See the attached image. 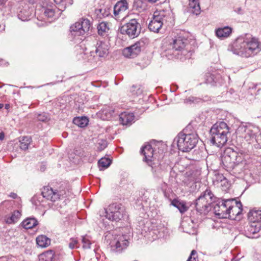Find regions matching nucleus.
Here are the masks:
<instances>
[{"label":"nucleus","instance_id":"nucleus-9","mask_svg":"<svg viewBox=\"0 0 261 261\" xmlns=\"http://www.w3.org/2000/svg\"><path fill=\"white\" fill-rule=\"evenodd\" d=\"M244 159L243 154L233 150L231 148H228L224 155L222 156V162L227 168H232L236 164L241 163Z\"/></svg>","mask_w":261,"mask_h":261},{"label":"nucleus","instance_id":"nucleus-24","mask_svg":"<svg viewBox=\"0 0 261 261\" xmlns=\"http://www.w3.org/2000/svg\"><path fill=\"white\" fill-rule=\"evenodd\" d=\"M261 224L259 223L250 222L249 226L247 227L246 232L247 237L250 238H253V234L258 232L260 230Z\"/></svg>","mask_w":261,"mask_h":261},{"label":"nucleus","instance_id":"nucleus-29","mask_svg":"<svg viewBox=\"0 0 261 261\" xmlns=\"http://www.w3.org/2000/svg\"><path fill=\"white\" fill-rule=\"evenodd\" d=\"M38 224V221L35 218H28L22 222V226L26 229H31Z\"/></svg>","mask_w":261,"mask_h":261},{"label":"nucleus","instance_id":"nucleus-40","mask_svg":"<svg viewBox=\"0 0 261 261\" xmlns=\"http://www.w3.org/2000/svg\"><path fill=\"white\" fill-rule=\"evenodd\" d=\"M108 145L107 141L105 140H99L97 143V149L99 151H101L103 150Z\"/></svg>","mask_w":261,"mask_h":261},{"label":"nucleus","instance_id":"nucleus-11","mask_svg":"<svg viewBox=\"0 0 261 261\" xmlns=\"http://www.w3.org/2000/svg\"><path fill=\"white\" fill-rule=\"evenodd\" d=\"M120 31L121 34L127 35L129 37L134 38L140 34L141 26L137 19H132L122 26Z\"/></svg>","mask_w":261,"mask_h":261},{"label":"nucleus","instance_id":"nucleus-36","mask_svg":"<svg viewBox=\"0 0 261 261\" xmlns=\"http://www.w3.org/2000/svg\"><path fill=\"white\" fill-rule=\"evenodd\" d=\"M254 129H256L254 127H253L251 126H243L241 127V129L243 130V131L245 133L246 135L244 136L245 138L247 137V135L249 137H252L255 136L256 132H255Z\"/></svg>","mask_w":261,"mask_h":261},{"label":"nucleus","instance_id":"nucleus-7","mask_svg":"<svg viewBox=\"0 0 261 261\" xmlns=\"http://www.w3.org/2000/svg\"><path fill=\"white\" fill-rule=\"evenodd\" d=\"M100 216H103L108 219L119 221L124 216L125 213V208L120 203H114L109 205L107 208L100 211Z\"/></svg>","mask_w":261,"mask_h":261},{"label":"nucleus","instance_id":"nucleus-37","mask_svg":"<svg viewBox=\"0 0 261 261\" xmlns=\"http://www.w3.org/2000/svg\"><path fill=\"white\" fill-rule=\"evenodd\" d=\"M96 13H97V15H99V17H105L109 16V15L110 14L109 9L106 8L97 9L96 10Z\"/></svg>","mask_w":261,"mask_h":261},{"label":"nucleus","instance_id":"nucleus-4","mask_svg":"<svg viewBox=\"0 0 261 261\" xmlns=\"http://www.w3.org/2000/svg\"><path fill=\"white\" fill-rule=\"evenodd\" d=\"M184 129L175 138L174 141L176 142L179 150L182 152H188L192 150L198 141V135L194 132L187 133Z\"/></svg>","mask_w":261,"mask_h":261},{"label":"nucleus","instance_id":"nucleus-39","mask_svg":"<svg viewBox=\"0 0 261 261\" xmlns=\"http://www.w3.org/2000/svg\"><path fill=\"white\" fill-rule=\"evenodd\" d=\"M201 99L199 98L194 96H190L184 100L186 103H198L201 101Z\"/></svg>","mask_w":261,"mask_h":261},{"label":"nucleus","instance_id":"nucleus-44","mask_svg":"<svg viewBox=\"0 0 261 261\" xmlns=\"http://www.w3.org/2000/svg\"><path fill=\"white\" fill-rule=\"evenodd\" d=\"M37 119L40 121L45 122L48 120L47 115L45 113L38 115Z\"/></svg>","mask_w":261,"mask_h":261},{"label":"nucleus","instance_id":"nucleus-28","mask_svg":"<svg viewBox=\"0 0 261 261\" xmlns=\"http://www.w3.org/2000/svg\"><path fill=\"white\" fill-rule=\"evenodd\" d=\"M110 28L108 23L102 21L97 26L98 34L101 36H106L108 35Z\"/></svg>","mask_w":261,"mask_h":261},{"label":"nucleus","instance_id":"nucleus-38","mask_svg":"<svg viewBox=\"0 0 261 261\" xmlns=\"http://www.w3.org/2000/svg\"><path fill=\"white\" fill-rule=\"evenodd\" d=\"M82 242L83 243V247L84 249H90L91 245V241L87 236H83Z\"/></svg>","mask_w":261,"mask_h":261},{"label":"nucleus","instance_id":"nucleus-20","mask_svg":"<svg viewBox=\"0 0 261 261\" xmlns=\"http://www.w3.org/2000/svg\"><path fill=\"white\" fill-rule=\"evenodd\" d=\"M42 195L43 197L51 201H55L58 200V194L56 191H54L50 187H45L42 190Z\"/></svg>","mask_w":261,"mask_h":261},{"label":"nucleus","instance_id":"nucleus-1","mask_svg":"<svg viewBox=\"0 0 261 261\" xmlns=\"http://www.w3.org/2000/svg\"><path fill=\"white\" fill-rule=\"evenodd\" d=\"M228 50L242 57H252L261 51V42L258 38L246 34L238 37Z\"/></svg>","mask_w":261,"mask_h":261},{"label":"nucleus","instance_id":"nucleus-17","mask_svg":"<svg viewBox=\"0 0 261 261\" xmlns=\"http://www.w3.org/2000/svg\"><path fill=\"white\" fill-rule=\"evenodd\" d=\"M109 49L107 42L99 41L96 44L95 53L99 57H106L109 54Z\"/></svg>","mask_w":261,"mask_h":261},{"label":"nucleus","instance_id":"nucleus-47","mask_svg":"<svg viewBox=\"0 0 261 261\" xmlns=\"http://www.w3.org/2000/svg\"><path fill=\"white\" fill-rule=\"evenodd\" d=\"M6 1L7 0H0V7L3 6Z\"/></svg>","mask_w":261,"mask_h":261},{"label":"nucleus","instance_id":"nucleus-35","mask_svg":"<svg viewBox=\"0 0 261 261\" xmlns=\"http://www.w3.org/2000/svg\"><path fill=\"white\" fill-rule=\"evenodd\" d=\"M111 161L108 158H101L98 161V166L100 170L108 168L111 164Z\"/></svg>","mask_w":261,"mask_h":261},{"label":"nucleus","instance_id":"nucleus-23","mask_svg":"<svg viewBox=\"0 0 261 261\" xmlns=\"http://www.w3.org/2000/svg\"><path fill=\"white\" fill-rule=\"evenodd\" d=\"M134 115L130 113H122L119 116L120 122L123 125H130L134 122Z\"/></svg>","mask_w":261,"mask_h":261},{"label":"nucleus","instance_id":"nucleus-33","mask_svg":"<svg viewBox=\"0 0 261 261\" xmlns=\"http://www.w3.org/2000/svg\"><path fill=\"white\" fill-rule=\"evenodd\" d=\"M88 121V119L86 117H75L73 120V123L80 127H84L87 126Z\"/></svg>","mask_w":261,"mask_h":261},{"label":"nucleus","instance_id":"nucleus-18","mask_svg":"<svg viewBox=\"0 0 261 261\" xmlns=\"http://www.w3.org/2000/svg\"><path fill=\"white\" fill-rule=\"evenodd\" d=\"M232 32V28L229 26L220 27L215 29L216 36L220 39H224L229 37Z\"/></svg>","mask_w":261,"mask_h":261},{"label":"nucleus","instance_id":"nucleus-45","mask_svg":"<svg viewBox=\"0 0 261 261\" xmlns=\"http://www.w3.org/2000/svg\"><path fill=\"white\" fill-rule=\"evenodd\" d=\"M23 12L21 11L20 13L18 14V17L19 19H21L22 21H27L30 19V15L27 14V15L24 16H23Z\"/></svg>","mask_w":261,"mask_h":261},{"label":"nucleus","instance_id":"nucleus-49","mask_svg":"<svg viewBox=\"0 0 261 261\" xmlns=\"http://www.w3.org/2000/svg\"><path fill=\"white\" fill-rule=\"evenodd\" d=\"M64 0H54L55 2L56 3V4H61L62 2H63Z\"/></svg>","mask_w":261,"mask_h":261},{"label":"nucleus","instance_id":"nucleus-41","mask_svg":"<svg viewBox=\"0 0 261 261\" xmlns=\"http://www.w3.org/2000/svg\"><path fill=\"white\" fill-rule=\"evenodd\" d=\"M56 192L58 194V199L66 197L67 196L66 190L62 187H61L60 190L56 191Z\"/></svg>","mask_w":261,"mask_h":261},{"label":"nucleus","instance_id":"nucleus-2","mask_svg":"<svg viewBox=\"0 0 261 261\" xmlns=\"http://www.w3.org/2000/svg\"><path fill=\"white\" fill-rule=\"evenodd\" d=\"M188 40L184 37L178 36L175 37L168 45V47L163 53V56L167 57L169 59L175 58H179L180 60L185 58H190L191 53L185 49Z\"/></svg>","mask_w":261,"mask_h":261},{"label":"nucleus","instance_id":"nucleus-27","mask_svg":"<svg viewBox=\"0 0 261 261\" xmlns=\"http://www.w3.org/2000/svg\"><path fill=\"white\" fill-rule=\"evenodd\" d=\"M21 215V212L18 211H14L10 216H7L5 218V221L7 224H12L18 221Z\"/></svg>","mask_w":261,"mask_h":261},{"label":"nucleus","instance_id":"nucleus-25","mask_svg":"<svg viewBox=\"0 0 261 261\" xmlns=\"http://www.w3.org/2000/svg\"><path fill=\"white\" fill-rule=\"evenodd\" d=\"M188 11L196 15L200 13L201 9L198 0H189Z\"/></svg>","mask_w":261,"mask_h":261},{"label":"nucleus","instance_id":"nucleus-5","mask_svg":"<svg viewBox=\"0 0 261 261\" xmlns=\"http://www.w3.org/2000/svg\"><path fill=\"white\" fill-rule=\"evenodd\" d=\"M172 18L173 13L169 9L156 11L149 23L148 29L152 32L158 33L163 24L168 21H171Z\"/></svg>","mask_w":261,"mask_h":261},{"label":"nucleus","instance_id":"nucleus-3","mask_svg":"<svg viewBox=\"0 0 261 261\" xmlns=\"http://www.w3.org/2000/svg\"><path fill=\"white\" fill-rule=\"evenodd\" d=\"M211 142L219 147L224 146L227 141L229 128L224 121L217 122L212 127Z\"/></svg>","mask_w":261,"mask_h":261},{"label":"nucleus","instance_id":"nucleus-31","mask_svg":"<svg viewBox=\"0 0 261 261\" xmlns=\"http://www.w3.org/2000/svg\"><path fill=\"white\" fill-rule=\"evenodd\" d=\"M113 113L114 110L110 107H106L100 112L101 117L103 120H108L111 118Z\"/></svg>","mask_w":261,"mask_h":261},{"label":"nucleus","instance_id":"nucleus-30","mask_svg":"<svg viewBox=\"0 0 261 261\" xmlns=\"http://www.w3.org/2000/svg\"><path fill=\"white\" fill-rule=\"evenodd\" d=\"M55 252L51 250H47L39 255V261H53Z\"/></svg>","mask_w":261,"mask_h":261},{"label":"nucleus","instance_id":"nucleus-13","mask_svg":"<svg viewBox=\"0 0 261 261\" xmlns=\"http://www.w3.org/2000/svg\"><path fill=\"white\" fill-rule=\"evenodd\" d=\"M230 199L222 200L215 204L214 206V211L215 215L220 219L230 217L229 213H228Z\"/></svg>","mask_w":261,"mask_h":261},{"label":"nucleus","instance_id":"nucleus-16","mask_svg":"<svg viewBox=\"0 0 261 261\" xmlns=\"http://www.w3.org/2000/svg\"><path fill=\"white\" fill-rule=\"evenodd\" d=\"M229 206H228V213H229L230 217L229 219H236L243 211L242 204L240 201H234L230 199Z\"/></svg>","mask_w":261,"mask_h":261},{"label":"nucleus","instance_id":"nucleus-42","mask_svg":"<svg viewBox=\"0 0 261 261\" xmlns=\"http://www.w3.org/2000/svg\"><path fill=\"white\" fill-rule=\"evenodd\" d=\"M79 242L76 239L71 238L70 240V242L69 243V247L71 249H74L75 248L77 247V244Z\"/></svg>","mask_w":261,"mask_h":261},{"label":"nucleus","instance_id":"nucleus-48","mask_svg":"<svg viewBox=\"0 0 261 261\" xmlns=\"http://www.w3.org/2000/svg\"><path fill=\"white\" fill-rule=\"evenodd\" d=\"M4 136L3 133H0V140H3L4 139Z\"/></svg>","mask_w":261,"mask_h":261},{"label":"nucleus","instance_id":"nucleus-52","mask_svg":"<svg viewBox=\"0 0 261 261\" xmlns=\"http://www.w3.org/2000/svg\"><path fill=\"white\" fill-rule=\"evenodd\" d=\"M4 107V105L3 103H0V110L2 109Z\"/></svg>","mask_w":261,"mask_h":261},{"label":"nucleus","instance_id":"nucleus-32","mask_svg":"<svg viewBox=\"0 0 261 261\" xmlns=\"http://www.w3.org/2000/svg\"><path fill=\"white\" fill-rule=\"evenodd\" d=\"M172 205L178 208L181 213H184L187 211V207L185 202L180 201L177 199H173L171 202Z\"/></svg>","mask_w":261,"mask_h":261},{"label":"nucleus","instance_id":"nucleus-8","mask_svg":"<svg viewBox=\"0 0 261 261\" xmlns=\"http://www.w3.org/2000/svg\"><path fill=\"white\" fill-rule=\"evenodd\" d=\"M213 195L210 190L206 189L194 203L196 211L200 214H206L210 210Z\"/></svg>","mask_w":261,"mask_h":261},{"label":"nucleus","instance_id":"nucleus-15","mask_svg":"<svg viewBox=\"0 0 261 261\" xmlns=\"http://www.w3.org/2000/svg\"><path fill=\"white\" fill-rule=\"evenodd\" d=\"M41 11L45 17L55 19L61 14L60 11H62L63 10L61 8H57L55 5L47 4L42 7Z\"/></svg>","mask_w":261,"mask_h":261},{"label":"nucleus","instance_id":"nucleus-26","mask_svg":"<svg viewBox=\"0 0 261 261\" xmlns=\"http://www.w3.org/2000/svg\"><path fill=\"white\" fill-rule=\"evenodd\" d=\"M37 245L41 248H46L50 244V239L45 235H39L36 239Z\"/></svg>","mask_w":261,"mask_h":261},{"label":"nucleus","instance_id":"nucleus-14","mask_svg":"<svg viewBox=\"0 0 261 261\" xmlns=\"http://www.w3.org/2000/svg\"><path fill=\"white\" fill-rule=\"evenodd\" d=\"M143 46L142 42H137L131 46L125 48L123 50L122 54L126 58H135L140 54Z\"/></svg>","mask_w":261,"mask_h":261},{"label":"nucleus","instance_id":"nucleus-50","mask_svg":"<svg viewBox=\"0 0 261 261\" xmlns=\"http://www.w3.org/2000/svg\"><path fill=\"white\" fill-rule=\"evenodd\" d=\"M9 107H10V105H9V104H6V105H5V108H6V109H9Z\"/></svg>","mask_w":261,"mask_h":261},{"label":"nucleus","instance_id":"nucleus-34","mask_svg":"<svg viewBox=\"0 0 261 261\" xmlns=\"http://www.w3.org/2000/svg\"><path fill=\"white\" fill-rule=\"evenodd\" d=\"M32 142V139L30 137L25 136L23 137L20 141V148L22 150H26L28 149L29 146Z\"/></svg>","mask_w":261,"mask_h":261},{"label":"nucleus","instance_id":"nucleus-19","mask_svg":"<svg viewBox=\"0 0 261 261\" xmlns=\"http://www.w3.org/2000/svg\"><path fill=\"white\" fill-rule=\"evenodd\" d=\"M222 77L219 73L216 71H213L212 73L207 72L205 75V83L214 85L217 83L222 82Z\"/></svg>","mask_w":261,"mask_h":261},{"label":"nucleus","instance_id":"nucleus-53","mask_svg":"<svg viewBox=\"0 0 261 261\" xmlns=\"http://www.w3.org/2000/svg\"><path fill=\"white\" fill-rule=\"evenodd\" d=\"M231 261H237L235 258H233Z\"/></svg>","mask_w":261,"mask_h":261},{"label":"nucleus","instance_id":"nucleus-51","mask_svg":"<svg viewBox=\"0 0 261 261\" xmlns=\"http://www.w3.org/2000/svg\"><path fill=\"white\" fill-rule=\"evenodd\" d=\"M148 2H156L158 0H147Z\"/></svg>","mask_w":261,"mask_h":261},{"label":"nucleus","instance_id":"nucleus-22","mask_svg":"<svg viewBox=\"0 0 261 261\" xmlns=\"http://www.w3.org/2000/svg\"><path fill=\"white\" fill-rule=\"evenodd\" d=\"M248 218L250 222L260 223L261 222V210L254 208L249 211Z\"/></svg>","mask_w":261,"mask_h":261},{"label":"nucleus","instance_id":"nucleus-46","mask_svg":"<svg viewBox=\"0 0 261 261\" xmlns=\"http://www.w3.org/2000/svg\"><path fill=\"white\" fill-rule=\"evenodd\" d=\"M10 197L13 198V199H15L17 198V195L16 194L14 193H11L10 195Z\"/></svg>","mask_w":261,"mask_h":261},{"label":"nucleus","instance_id":"nucleus-21","mask_svg":"<svg viewBox=\"0 0 261 261\" xmlns=\"http://www.w3.org/2000/svg\"><path fill=\"white\" fill-rule=\"evenodd\" d=\"M128 9V3L126 0L118 2L114 7V14L115 17L121 15Z\"/></svg>","mask_w":261,"mask_h":261},{"label":"nucleus","instance_id":"nucleus-43","mask_svg":"<svg viewBox=\"0 0 261 261\" xmlns=\"http://www.w3.org/2000/svg\"><path fill=\"white\" fill-rule=\"evenodd\" d=\"M187 261H197V254L195 250H193L191 251L190 255Z\"/></svg>","mask_w":261,"mask_h":261},{"label":"nucleus","instance_id":"nucleus-10","mask_svg":"<svg viewBox=\"0 0 261 261\" xmlns=\"http://www.w3.org/2000/svg\"><path fill=\"white\" fill-rule=\"evenodd\" d=\"M155 152V148L151 145L146 144L141 149V153L144 155L143 161L149 166L153 167L159 164L160 156Z\"/></svg>","mask_w":261,"mask_h":261},{"label":"nucleus","instance_id":"nucleus-6","mask_svg":"<svg viewBox=\"0 0 261 261\" xmlns=\"http://www.w3.org/2000/svg\"><path fill=\"white\" fill-rule=\"evenodd\" d=\"M92 27L90 20L82 18L70 27L71 37L77 43L83 40Z\"/></svg>","mask_w":261,"mask_h":261},{"label":"nucleus","instance_id":"nucleus-12","mask_svg":"<svg viewBox=\"0 0 261 261\" xmlns=\"http://www.w3.org/2000/svg\"><path fill=\"white\" fill-rule=\"evenodd\" d=\"M129 242L125 235L117 236L110 243L111 249L115 252H121L128 246Z\"/></svg>","mask_w":261,"mask_h":261}]
</instances>
